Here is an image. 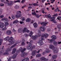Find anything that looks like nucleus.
<instances>
[{"label":"nucleus","mask_w":61,"mask_h":61,"mask_svg":"<svg viewBox=\"0 0 61 61\" xmlns=\"http://www.w3.org/2000/svg\"><path fill=\"white\" fill-rule=\"evenodd\" d=\"M26 50V49L25 48H24L23 49V48H22L20 47L19 49V51H21V53H22V54H21V56L22 57H24L25 56H27V53L25 52H24Z\"/></svg>","instance_id":"1"},{"label":"nucleus","mask_w":61,"mask_h":61,"mask_svg":"<svg viewBox=\"0 0 61 61\" xmlns=\"http://www.w3.org/2000/svg\"><path fill=\"white\" fill-rule=\"evenodd\" d=\"M21 13V12L20 11L17 12L15 16L16 18H19V17H20L22 16V14Z\"/></svg>","instance_id":"2"},{"label":"nucleus","mask_w":61,"mask_h":61,"mask_svg":"<svg viewBox=\"0 0 61 61\" xmlns=\"http://www.w3.org/2000/svg\"><path fill=\"white\" fill-rule=\"evenodd\" d=\"M40 41H39L38 43L40 46H42L44 44L42 40H44V39L43 38L41 37V38L40 39Z\"/></svg>","instance_id":"3"},{"label":"nucleus","mask_w":61,"mask_h":61,"mask_svg":"<svg viewBox=\"0 0 61 61\" xmlns=\"http://www.w3.org/2000/svg\"><path fill=\"white\" fill-rule=\"evenodd\" d=\"M29 44L27 47V48L28 50H30L32 48V44L30 42L29 43Z\"/></svg>","instance_id":"4"},{"label":"nucleus","mask_w":61,"mask_h":61,"mask_svg":"<svg viewBox=\"0 0 61 61\" xmlns=\"http://www.w3.org/2000/svg\"><path fill=\"white\" fill-rule=\"evenodd\" d=\"M41 61H47L48 60V59H46V58L44 57H42L40 58Z\"/></svg>","instance_id":"5"},{"label":"nucleus","mask_w":61,"mask_h":61,"mask_svg":"<svg viewBox=\"0 0 61 61\" xmlns=\"http://www.w3.org/2000/svg\"><path fill=\"white\" fill-rule=\"evenodd\" d=\"M56 47H55V46L51 44L49 45V48L52 50H54Z\"/></svg>","instance_id":"6"},{"label":"nucleus","mask_w":61,"mask_h":61,"mask_svg":"<svg viewBox=\"0 0 61 61\" xmlns=\"http://www.w3.org/2000/svg\"><path fill=\"white\" fill-rule=\"evenodd\" d=\"M14 4V2L12 1H10L8 3V5L9 6L12 5H13Z\"/></svg>","instance_id":"7"},{"label":"nucleus","mask_w":61,"mask_h":61,"mask_svg":"<svg viewBox=\"0 0 61 61\" xmlns=\"http://www.w3.org/2000/svg\"><path fill=\"white\" fill-rule=\"evenodd\" d=\"M54 19H55V17H53L51 19V21H53L54 23H56V21Z\"/></svg>","instance_id":"8"},{"label":"nucleus","mask_w":61,"mask_h":61,"mask_svg":"<svg viewBox=\"0 0 61 61\" xmlns=\"http://www.w3.org/2000/svg\"><path fill=\"white\" fill-rule=\"evenodd\" d=\"M37 37H38V36H37V35H36L35 36H32L31 37L32 38L33 40H36V39Z\"/></svg>","instance_id":"9"},{"label":"nucleus","mask_w":61,"mask_h":61,"mask_svg":"<svg viewBox=\"0 0 61 61\" xmlns=\"http://www.w3.org/2000/svg\"><path fill=\"white\" fill-rule=\"evenodd\" d=\"M36 50H35L33 51L31 55L32 56H35L36 55Z\"/></svg>","instance_id":"10"},{"label":"nucleus","mask_w":61,"mask_h":61,"mask_svg":"<svg viewBox=\"0 0 61 61\" xmlns=\"http://www.w3.org/2000/svg\"><path fill=\"white\" fill-rule=\"evenodd\" d=\"M6 34L8 35H9L12 34V32L10 30H8L6 31Z\"/></svg>","instance_id":"11"},{"label":"nucleus","mask_w":61,"mask_h":61,"mask_svg":"<svg viewBox=\"0 0 61 61\" xmlns=\"http://www.w3.org/2000/svg\"><path fill=\"white\" fill-rule=\"evenodd\" d=\"M54 50L53 53L54 54H56V53H57V50H58V49H57V47H56V48H55L54 50Z\"/></svg>","instance_id":"12"},{"label":"nucleus","mask_w":61,"mask_h":61,"mask_svg":"<svg viewBox=\"0 0 61 61\" xmlns=\"http://www.w3.org/2000/svg\"><path fill=\"white\" fill-rule=\"evenodd\" d=\"M48 23L47 22H43L41 23V25H43V26H46Z\"/></svg>","instance_id":"13"},{"label":"nucleus","mask_w":61,"mask_h":61,"mask_svg":"<svg viewBox=\"0 0 61 61\" xmlns=\"http://www.w3.org/2000/svg\"><path fill=\"white\" fill-rule=\"evenodd\" d=\"M48 42L50 44H52V42L54 41V40L53 39H51L50 40H49V39H48Z\"/></svg>","instance_id":"14"},{"label":"nucleus","mask_w":61,"mask_h":61,"mask_svg":"<svg viewBox=\"0 0 61 61\" xmlns=\"http://www.w3.org/2000/svg\"><path fill=\"white\" fill-rule=\"evenodd\" d=\"M40 28L41 31L43 32L45 30V29L44 27H40Z\"/></svg>","instance_id":"15"},{"label":"nucleus","mask_w":61,"mask_h":61,"mask_svg":"<svg viewBox=\"0 0 61 61\" xmlns=\"http://www.w3.org/2000/svg\"><path fill=\"white\" fill-rule=\"evenodd\" d=\"M17 54L16 53H15L14 54L13 56L12 57V58H13V59H15V58H16V56H17Z\"/></svg>","instance_id":"16"},{"label":"nucleus","mask_w":61,"mask_h":61,"mask_svg":"<svg viewBox=\"0 0 61 61\" xmlns=\"http://www.w3.org/2000/svg\"><path fill=\"white\" fill-rule=\"evenodd\" d=\"M51 38L52 39H53V40L55 41L56 39V37L55 35H53L51 36Z\"/></svg>","instance_id":"17"},{"label":"nucleus","mask_w":61,"mask_h":61,"mask_svg":"<svg viewBox=\"0 0 61 61\" xmlns=\"http://www.w3.org/2000/svg\"><path fill=\"white\" fill-rule=\"evenodd\" d=\"M4 27V24L3 23H0V27L3 28Z\"/></svg>","instance_id":"18"},{"label":"nucleus","mask_w":61,"mask_h":61,"mask_svg":"<svg viewBox=\"0 0 61 61\" xmlns=\"http://www.w3.org/2000/svg\"><path fill=\"white\" fill-rule=\"evenodd\" d=\"M16 48H14L13 49L12 51V54H13L15 53V52H16Z\"/></svg>","instance_id":"19"},{"label":"nucleus","mask_w":61,"mask_h":61,"mask_svg":"<svg viewBox=\"0 0 61 61\" xmlns=\"http://www.w3.org/2000/svg\"><path fill=\"white\" fill-rule=\"evenodd\" d=\"M2 20H3V21L4 20L5 22H7L8 21V20L7 18H3L2 19Z\"/></svg>","instance_id":"20"},{"label":"nucleus","mask_w":61,"mask_h":61,"mask_svg":"<svg viewBox=\"0 0 61 61\" xmlns=\"http://www.w3.org/2000/svg\"><path fill=\"white\" fill-rule=\"evenodd\" d=\"M52 57L53 59H56V57H57V55H53L52 56Z\"/></svg>","instance_id":"21"},{"label":"nucleus","mask_w":61,"mask_h":61,"mask_svg":"<svg viewBox=\"0 0 61 61\" xmlns=\"http://www.w3.org/2000/svg\"><path fill=\"white\" fill-rule=\"evenodd\" d=\"M54 45L55 46H57L58 44H57V42L56 41H54L53 43Z\"/></svg>","instance_id":"22"},{"label":"nucleus","mask_w":61,"mask_h":61,"mask_svg":"<svg viewBox=\"0 0 61 61\" xmlns=\"http://www.w3.org/2000/svg\"><path fill=\"white\" fill-rule=\"evenodd\" d=\"M36 56L37 57H40L41 56V54H39L36 55Z\"/></svg>","instance_id":"23"},{"label":"nucleus","mask_w":61,"mask_h":61,"mask_svg":"<svg viewBox=\"0 0 61 61\" xmlns=\"http://www.w3.org/2000/svg\"><path fill=\"white\" fill-rule=\"evenodd\" d=\"M10 38L8 36L6 38H5L4 39V40L5 41H7V40H9V39Z\"/></svg>","instance_id":"24"},{"label":"nucleus","mask_w":61,"mask_h":61,"mask_svg":"<svg viewBox=\"0 0 61 61\" xmlns=\"http://www.w3.org/2000/svg\"><path fill=\"white\" fill-rule=\"evenodd\" d=\"M26 30H27V28L25 27L24 28L23 30V33H24V32H26Z\"/></svg>","instance_id":"25"},{"label":"nucleus","mask_w":61,"mask_h":61,"mask_svg":"<svg viewBox=\"0 0 61 61\" xmlns=\"http://www.w3.org/2000/svg\"><path fill=\"white\" fill-rule=\"evenodd\" d=\"M9 25V23H8L7 22L5 24V27H7L8 25Z\"/></svg>","instance_id":"26"},{"label":"nucleus","mask_w":61,"mask_h":61,"mask_svg":"<svg viewBox=\"0 0 61 61\" xmlns=\"http://www.w3.org/2000/svg\"><path fill=\"white\" fill-rule=\"evenodd\" d=\"M33 25L34 27H37V24L36 23H34L33 24Z\"/></svg>","instance_id":"27"},{"label":"nucleus","mask_w":61,"mask_h":61,"mask_svg":"<svg viewBox=\"0 0 61 61\" xmlns=\"http://www.w3.org/2000/svg\"><path fill=\"white\" fill-rule=\"evenodd\" d=\"M30 20H31V19L29 18H28L26 20V22H29L30 21Z\"/></svg>","instance_id":"28"},{"label":"nucleus","mask_w":61,"mask_h":61,"mask_svg":"<svg viewBox=\"0 0 61 61\" xmlns=\"http://www.w3.org/2000/svg\"><path fill=\"white\" fill-rule=\"evenodd\" d=\"M19 22L18 21V20H15L13 22V24H15V23H17L18 22Z\"/></svg>","instance_id":"29"},{"label":"nucleus","mask_w":61,"mask_h":61,"mask_svg":"<svg viewBox=\"0 0 61 61\" xmlns=\"http://www.w3.org/2000/svg\"><path fill=\"white\" fill-rule=\"evenodd\" d=\"M18 33H21L22 32V29H19L18 30Z\"/></svg>","instance_id":"30"},{"label":"nucleus","mask_w":61,"mask_h":61,"mask_svg":"<svg viewBox=\"0 0 61 61\" xmlns=\"http://www.w3.org/2000/svg\"><path fill=\"white\" fill-rule=\"evenodd\" d=\"M15 42V41H12V42H11L10 43V44H8V45L9 46H11V45H13V44L14 43V42Z\"/></svg>","instance_id":"31"},{"label":"nucleus","mask_w":61,"mask_h":61,"mask_svg":"<svg viewBox=\"0 0 61 61\" xmlns=\"http://www.w3.org/2000/svg\"><path fill=\"white\" fill-rule=\"evenodd\" d=\"M45 16H47L48 18H50V19H51V18L52 17H51V15L49 16V15H45Z\"/></svg>","instance_id":"32"},{"label":"nucleus","mask_w":61,"mask_h":61,"mask_svg":"<svg viewBox=\"0 0 61 61\" xmlns=\"http://www.w3.org/2000/svg\"><path fill=\"white\" fill-rule=\"evenodd\" d=\"M48 36V35L47 33H45L44 34V36L45 38H47Z\"/></svg>","instance_id":"33"},{"label":"nucleus","mask_w":61,"mask_h":61,"mask_svg":"<svg viewBox=\"0 0 61 61\" xmlns=\"http://www.w3.org/2000/svg\"><path fill=\"white\" fill-rule=\"evenodd\" d=\"M46 52L47 53H49L50 52V51L49 50V49H46Z\"/></svg>","instance_id":"34"},{"label":"nucleus","mask_w":61,"mask_h":61,"mask_svg":"<svg viewBox=\"0 0 61 61\" xmlns=\"http://www.w3.org/2000/svg\"><path fill=\"white\" fill-rule=\"evenodd\" d=\"M11 51V49L9 48H8L6 50V52H9V51Z\"/></svg>","instance_id":"35"},{"label":"nucleus","mask_w":61,"mask_h":61,"mask_svg":"<svg viewBox=\"0 0 61 61\" xmlns=\"http://www.w3.org/2000/svg\"><path fill=\"white\" fill-rule=\"evenodd\" d=\"M16 46V44H15L14 45L10 47V48L11 49L13 48V47H15V46Z\"/></svg>","instance_id":"36"},{"label":"nucleus","mask_w":61,"mask_h":61,"mask_svg":"<svg viewBox=\"0 0 61 61\" xmlns=\"http://www.w3.org/2000/svg\"><path fill=\"white\" fill-rule=\"evenodd\" d=\"M15 8L16 9H19V6L18 5H16L15 7Z\"/></svg>","instance_id":"37"},{"label":"nucleus","mask_w":61,"mask_h":61,"mask_svg":"<svg viewBox=\"0 0 61 61\" xmlns=\"http://www.w3.org/2000/svg\"><path fill=\"white\" fill-rule=\"evenodd\" d=\"M41 51H42V50L41 49H40L37 51H36V52L37 53H39V52H41Z\"/></svg>","instance_id":"38"},{"label":"nucleus","mask_w":61,"mask_h":61,"mask_svg":"<svg viewBox=\"0 0 61 61\" xmlns=\"http://www.w3.org/2000/svg\"><path fill=\"white\" fill-rule=\"evenodd\" d=\"M33 33L31 31L30 32V35H29V36H30V37H31V36H32V35H33Z\"/></svg>","instance_id":"39"},{"label":"nucleus","mask_w":61,"mask_h":61,"mask_svg":"<svg viewBox=\"0 0 61 61\" xmlns=\"http://www.w3.org/2000/svg\"><path fill=\"white\" fill-rule=\"evenodd\" d=\"M38 36L40 37L41 36V32H39L38 34Z\"/></svg>","instance_id":"40"},{"label":"nucleus","mask_w":61,"mask_h":61,"mask_svg":"<svg viewBox=\"0 0 61 61\" xmlns=\"http://www.w3.org/2000/svg\"><path fill=\"white\" fill-rule=\"evenodd\" d=\"M7 27H5L3 28V29H2V30H5L6 29H7Z\"/></svg>","instance_id":"41"},{"label":"nucleus","mask_w":61,"mask_h":61,"mask_svg":"<svg viewBox=\"0 0 61 61\" xmlns=\"http://www.w3.org/2000/svg\"><path fill=\"white\" fill-rule=\"evenodd\" d=\"M3 41V40L2 39H0V46L1 45V44H2V42Z\"/></svg>","instance_id":"42"},{"label":"nucleus","mask_w":61,"mask_h":61,"mask_svg":"<svg viewBox=\"0 0 61 61\" xmlns=\"http://www.w3.org/2000/svg\"><path fill=\"white\" fill-rule=\"evenodd\" d=\"M4 53V51L3 50H2L0 51V55L1 54H2L3 53Z\"/></svg>","instance_id":"43"},{"label":"nucleus","mask_w":61,"mask_h":61,"mask_svg":"<svg viewBox=\"0 0 61 61\" xmlns=\"http://www.w3.org/2000/svg\"><path fill=\"white\" fill-rule=\"evenodd\" d=\"M32 15H36V13L35 12H32Z\"/></svg>","instance_id":"44"},{"label":"nucleus","mask_w":61,"mask_h":61,"mask_svg":"<svg viewBox=\"0 0 61 61\" xmlns=\"http://www.w3.org/2000/svg\"><path fill=\"white\" fill-rule=\"evenodd\" d=\"M8 54V52H6L4 53H3L4 55H7V54Z\"/></svg>","instance_id":"45"},{"label":"nucleus","mask_w":61,"mask_h":61,"mask_svg":"<svg viewBox=\"0 0 61 61\" xmlns=\"http://www.w3.org/2000/svg\"><path fill=\"white\" fill-rule=\"evenodd\" d=\"M44 34H43L41 36V37H42L43 38H44V37L45 36Z\"/></svg>","instance_id":"46"},{"label":"nucleus","mask_w":61,"mask_h":61,"mask_svg":"<svg viewBox=\"0 0 61 61\" xmlns=\"http://www.w3.org/2000/svg\"><path fill=\"white\" fill-rule=\"evenodd\" d=\"M25 45V43L24 42H22L21 43L22 46H24Z\"/></svg>","instance_id":"47"},{"label":"nucleus","mask_w":61,"mask_h":61,"mask_svg":"<svg viewBox=\"0 0 61 61\" xmlns=\"http://www.w3.org/2000/svg\"><path fill=\"white\" fill-rule=\"evenodd\" d=\"M0 5L1 6H4V4L3 3H1L0 4Z\"/></svg>","instance_id":"48"},{"label":"nucleus","mask_w":61,"mask_h":61,"mask_svg":"<svg viewBox=\"0 0 61 61\" xmlns=\"http://www.w3.org/2000/svg\"><path fill=\"white\" fill-rule=\"evenodd\" d=\"M8 41L9 42H12V41H12V40H10V39Z\"/></svg>","instance_id":"49"},{"label":"nucleus","mask_w":61,"mask_h":61,"mask_svg":"<svg viewBox=\"0 0 61 61\" xmlns=\"http://www.w3.org/2000/svg\"><path fill=\"white\" fill-rule=\"evenodd\" d=\"M29 35L28 34H25V37H27V36H28Z\"/></svg>","instance_id":"50"},{"label":"nucleus","mask_w":61,"mask_h":61,"mask_svg":"<svg viewBox=\"0 0 61 61\" xmlns=\"http://www.w3.org/2000/svg\"><path fill=\"white\" fill-rule=\"evenodd\" d=\"M10 39L13 41V39H14V38H13L12 37H11L10 38Z\"/></svg>","instance_id":"51"},{"label":"nucleus","mask_w":61,"mask_h":61,"mask_svg":"<svg viewBox=\"0 0 61 61\" xmlns=\"http://www.w3.org/2000/svg\"><path fill=\"white\" fill-rule=\"evenodd\" d=\"M20 2V1L19 0H18L15 1L14 2V3H16V2Z\"/></svg>","instance_id":"52"},{"label":"nucleus","mask_w":61,"mask_h":61,"mask_svg":"<svg viewBox=\"0 0 61 61\" xmlns=\"http://www.w3.org/2000/svg\"><path fill=\"white\" fill-rule=\"evenodd\" d=\"M58 8H57V9H56L55 10V12H57V11H58Z\"/></svg>","instance_id":"53"},{"label":"nucleus","mask_w":61,"mask_h":61,"mask_svg":"<svg viewBox=\"0 0 61 61\" xmlns=\"http://www.w3.org/2000/svg\"><path fill=\"white\" fill-rule=\"evenodd\" d=\"M12 18L14 19L15 18V16L14 15H12Z\"/></svg>","instance_id":"54"},{"label":"nucleus","mask_w":61,"mask_h":61,"mask_svg":"<svg viewBox=\"0 0 61 61\" xmlns=\"http://www.w3.org/2000/svg\"><path fill=\"white\" fill-rule=\"evenodd\" d=\"M25 0H23L22 1H21V3H24L25 1Z\"/></svg>","instance_id":"55"},{"label":"nucleus","mask_w":61,"mask_h":61,"mask_svg":"<svg viewBox=\"0 0 61 61\" xmlns=\"http://www.w3.org/2000/svg\"><path fill=\"white\" fill-rule=\"evenodd\" d=\"M16 30H15V29H14V28L13 29V32H16Z\"/></svg>","instance_id":"56"},{"label":"nucleus","mask_w":61,"mask_h":61,"mask_svg":"<svg viewBox=\"0 0 61 61\" xmlns=\"http://www.w3.org/2000/svg\"><path fill=\"white\" fill-rule=\"evenodd\" d=\"M4 17V15H1L0 16V18H3V17Z\"/></svg>","instance_id":"57"},{"label":"nucleus","mask_w":61,"mask_h":61,"mask_svg":"<svg viewBox=\"0 0 61 61\" xmlns=\"http://www.w3.org/2000/svg\"><path fill=\"white\" fill-rule=\"evenodd\" d=\"M57 14H56L53 15V16H57Z\"/></svg>","instance_id":"58"},{"label":"nucleus","mask_w":61,"mask_h":61,"mask_svg":"<svg viewBox=\"0 0 61 61\" xmlns=\"http://www.w3.org/2000/svg\"><path fill=\"white\" fill-rule=\"evenodd\" d=\"M46 1V0H41V1L42 3H44Z\"/></svg>","instance_id":"59"},{"label":"nucleus","mask_w":61,"mask_h":61,"mask_svg":"<svg viewBox=\"0 0 61 61\" xmlns=\"http://www.w3.org/2000/svg\"><path fill=\"white\" fill-rule=\"evenodd\" d=\"M29 31H30L29 30H26V32H27V33H28Z\"/></svg>","instance_id":"60"},{"label":"nucleus","mask_w":61,"mask_h":61,"mask_svg":"<svg viewBox=\"0 0 61 61\" xmlns=\"http://www.w3.org/2000/svg\"><path fill=\"white\" fill-rule=\"evenodd\" d=\"M2 10H1L0 11V15L2 14Z\"/></svg>","instance_id":"61"},{"label":"nucleus","mask_w":61,"mask_h":61,"mask_svg":"<svg viewBox=\"0 0 61 61\" xmlns=\"http://www.w3.org/2000/svg\"><path fill=\"white\" fill-rule=\"evenodd\" d=\"M33 42V41L31 40L30 41V42H29V43H32Z\"/></svg>","instance_id":"62"},{"label":"nucleus","mask_w":61,"mask_h":61,"mask_svg":"<svg viewBox=\"0 0 61 61\" xmlns=\"http://www.w3.org/2000/svg\"><path fill=\"white\" fill-rule=\"evenodd\" d=\"M58 44H61V41H60V42H58Z\"/></svg>","instance_id":"63"},{"label":"nucleus","mask_w":61,"mask_h":61,"mask_svg":"<svg viewBox=\"0 0 61 61\" xmlns=\"http://www.w3.org/2000/svg\"><path fill=\"white\" fill-rule=\"evenodd\" d=\"M31 61H36V60L35 59H33L32 60H31Z\"/></svg>","instance_id":"64"}]
</instances>
